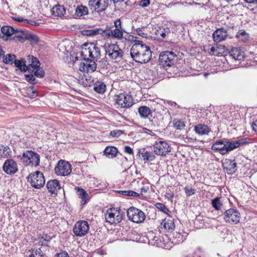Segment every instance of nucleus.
Returning <instances> with one entry per match:
<instances>
[{"mask_svg": "<svg viewBox=\"0 0 257 257\" xmlns=\"http://www.w3.org/2000/svg\"><path fill=\"white\" fill-rule=\"evenodd\" d=\"M135 43L130 50L132 59L139 63H148L152 58V52L150 47L143 44L142 41L135 40Z\"/></svg>", "mask_w": 257, "mask_h": 257, "instance_id": "nucleus-1", "label": "nucleus"}, {"mask_svg": "<svg viewBox=\"0 0 257 257\" xmlns=\"http://www.w3.org/2000/svg\"><path fill=\"white\" fill-rule=\"evenodd\" d=\"M250 141V139L248 138H242L232 142L225 139L217 141L213 144L211 149L218 151L221 155H225L240 146L249 143Z\"/></svg>", "mask_w": 257, "mask_h": 257, "instance_id": "nucleus-2", "label": "nucleus"}, {"mask_svg": "<svg viewBox=\"0 0 257 257\" xmlns=\"http://www.w3.org/2000/svg\"><path fill=\"white\" fill-rule=\"evenodd\" d=\"M125 216L124 210L117 208H110L105 213L106 221L110 224L120 223Z\"/></svg>", "mask_w": 257, "mask_h": 257, "instance_id": "nucleus-3", "label": "nucleus"}, {"mask_svg": "<svg viewBox=\"0 0 257 257\" xmlns=\"http://www.w3.org/2000/svg\"><path fill=\"white\" fill-rule=\"evenodd\" d=\"M81 54L95 61L100 58V48L94 43L85 44L82 48Z\"/></svg>", "mask_w": 257, "mask_h": 257, "instance_id": "nucleus-4", "label": "nucleus"}, {"mask_svg": "<svg viewBox=\"0 0 257 257\" xmlns=\"http://www.w3.org/2000/svg\"><path fill=\"white\" fill-rule=\"evenodd\" d=\"M20 160L26 166L31 165L37 167L39 165L40 162V155L32 151H25L22 156H19Z\"/></svg>", "mask_w": 257, "mask_h": 257, "instance_id": "nucleus-5", "label": "nucleus"}, {"mask_svg": "<svg viewBox=\"0 0 257 257\" xmlns=\"http://www.w3.org/2000/svg\"><path fill=\"white\" fill-rule=\"evenodd\" d=\"M28 182L36 189H40L44 186L45 179L43 174L39 171L30 173L27 177Z\"/></svg>", "mask_w": 257, "mask_h": 257, "instance_id": "nucleus-6", "label": "nucleus"}, {"mask_svg": "<svg viewBox=\"0 0 257 257\" xmlns=\"http://www.w3.org/2000/svg\"><path fill=\"white\" fill-rule=\"evenodd\" d=\"M154 153L159 156H165L171 151L170 145L162 140L156 141L153 144Z\"/></svg>", "mask_w": 257, "mask_h": 257, "instance_id": "nucleus-7", "label": "nucleus"}, {"mask_svg": "<svg viewBox=\"0 0 257 257\" xmlns=\"http://www.w3.org/2000/svg\"><path fill=\"white\" fill-rule=\"evenodd\" d=\"M126 213L129 220L135 223L143 222L146 219L145 213L141 210L134 207L128 209Z\"/></svg>", "mask_w": 257, "mask_h": 257, "instance_id": "nucleus-8", "label": "nucleus"}, {"mask_svg": "<svg viewBox=\"0 0 257 257\" xmlns=\"http://www.w3.org/2000/svg\"><path fill=\"white\" fill-rule=\"evenodd\" d=\"M177 60V55L172 51L162 52L159 56V62L163 66H171L173 65Z\"/></svg>", "mask_w": 257, "mask_h": 257, "instance_id": "nucleus-9", "label": "nucleus"}, {"mask_svg": "<svg viewBox=\"0 0 257 257\" xmlns=\"http://www.w3.org/2000/svg\"><path fill=\"white\" fill-rule=\"evenodd\" d=\"M133 98L129 95L121 93L116 96L115 105L116 107L129 108L133 104Z\"/></svg>", "mask_w": 257, "mask_h": 257, "instance_id": "nucleus-10", "label": "nucleus"}, {"mask_svg": "<svg viewBox=\"0 0 257 257\" xmlns=\"http://www.w3.org/2000/svg\"><path fill=\"white\" fill-rule=\"evenodd\" d=\"M109 1L90 0L88 2V6L92 11L100 13L104 11L108 7Z\"/></svg>", "mask_w": 257, "mask_h": 257, "instance_id": "nucleus-11", "label": "nucleus"}, {"mask_svg": "<svg viewBox=\"0 0 257 257\" xmlns=\"http://www.w3.org/2000/svg\"><path fill=\"white\" fill-rule=\"evenodd\" d=\"M89 229V226L86 221L79 220L75 224L73 230L76 236L82 237L88 233Z\"/></svg>", "mask_w": 257, "mask_h": 257, "instance_id": "nucleus-12", "label": "nucleus"}, {"mask_svg": "<svg viewBox=\"0 0 257 257\" xmlns=\"http://www.w3.org/2000/svg\"><path fill=\"white\" fill-rule=\"evenodd\" d=\"M106 54L112 59H122L123 52L117 44H110L106 49Z\"/></svg>", "mask_w": 257, "mask_h": 257, "instance_id": "nucleus-13", "label": "nucleus"}, {"mask_svg": "<svg viewBox=\"0 0 257 257\" xmlns=\"http://www.w3.org/2000/svg\"><path fill=\"white\" fill-rule=\"evenodd\" d=\"M225 221L230 224H237L240 219V213L234 209H229L225 211L224 213Z\"/></svg>", "mask_w": 257, "mask_h": 257, "instance_id": "nucleus-14", "label": "nucleus"}, {"mask_svg": "<svg viewBox=\"0 0 257 257\" xmlns=\"http://www.w3.org/2000/svg\"><path fill=\"white\" fill-rule=\"evenodd\" d=\"M55 172L57 175L65 176L69 175L71 171V166L64 160H60L55 168Z\"/></svg>", "mask_w": 257, "mask_h": 257, "instance_id": "nucleus-15", "label": "nucleus"}, {"mask_svg": "<svg viewBox=\"0 0 257 257\" xmlns=\"http://www.w3.org/2000/svg\"><path fill=\"white\" fill-rule=\"evenodd\" d=\"M96 66L95 61L83 56V61L80 64L79 70L83 72H94L96 70Z\"/></svg>", "mask_w": 257, "mask_h": 257, "instance_id": "nucleus-16", "label": "nucleus"}, {"mask_svg": "<svg viewBox=\"0 0 257 257\" xmlns=\"http://www.w3.org/2000/svg\"><path fill=\"white\" fill-rule=\"evenodd\" d=\"M3 169L6 173L9 175L14 174L18 170L17 163L12 159L7 160L4 163Z\"/></svg>", "mask_w": 257, "mask_h": 257, "instance_id": "nucleus-17", "label": "nucleus"}, {"mask_svg": "<svg viewBox=\"0 0 257 257\" xmlns=\"http://www.w3.org/2000/svg\"><path fill=\"white\" fill-rule=\"evenodd\" d=\"M27 57L28 62V64H26L27 69H25V72L28 71L30 73H33L40 66V63L38 59L33 56L29 55Z\"/></svg>", "mask_w": 257, "mask_h": 257, "instance_id": "nucleus-18", "label": "nucleus"}, {"mask_svg": "<svg viewBox=\"0 0 257 257\" xmlns=\"http://www.w3.org/2000/svg\"><path fill=\"white\" fill-rule=\"evenodd\" d=\"M125 30H120L117 29H114L109 32L104 30V38H112L118 40H121L123 38V35Z\"/></svg>", "mask_w": 257, "mask_h": 257, "instance_id": "nucleus-19", "label": "nucleus"}, {"mask_svg": "<svg viewBox=\"0 0 257 257\" xmlns=\"http://www.w3.org/2000/svg\"><path fill=\"white\" fill-rule=\"evenodd\" d=\"M223 169L226 170V172L228 174L232 175L234 174L237 170V164L234 160L230 159H226L223 163Z\"/></svg>", "mask_w": 257, "mask_h": 257, "instance_id": "nucleus-20", "label": "nucleus"}, {"mask_svg": "<svg viewBox=\"0 0 257 257\" xmlns=\"http://www.w3.org/2000/svg\"><path fill=\"white\" fill-rule=\"evenodd\" d=\"M47 188L51 193L55 194L61 188L60 182L57 179L51 180L46 184Z\"/></svg>", "mask_w": 257, "mask_h": 257, "instance_id": "nucleus-21", "label": "nucleus"}, {"mask_svg": "<svg viewBox=\"0 0 257 257\" xmlns=\"http://www.w3.org/2000/svg\"><path fill=\"white\" fill-rule=\"evenodd\" d=\"M229 56L235 61H240L244 57V52L239 47L231 48L229 52Z\"/></svg>", "mask_w": 257, "mask_h": 257, "instance_id": "nucleus-22", "label": "nucleus"}, {"mask_svg": "<svg viewBox=\"0 0 257 257\" xmlns=\"http://www.w3.org/2000/svg\"><path fill=\"white\" fill-rule=\"evenodd\" d=\"M227 36V31L224 28L218 29L213 34V40L216 42H220L224 40Z\"/></svg>", "mask_w": 257, "mask_h": 257, "instance_id": "nucleus-23", "label": "nucleus"}, {"mask_svg": "<svg viewBox=\"0 0 257 257\" xmlns=\"http://www.w3.org/2000/svg\"><path fill=\"white\" fill-rule=\"evenodd\" d=\"M137 155H141L143 160L145 162H151L156 158L153 153L148 151L144 148L139 150Z\"/></svg>", "mask_w": 257, "mask_h": 257, "instance_id": "nucleus-24", "label": "nucleus"}, {"mask_svg": "<svg viewBox=\"0 0 257 257\" xmlns=\"http://www.w3.org/2000/svg\"><path fill=\"white\" fill-rule=\"evenodd\" d=\"M161 225L165 230L170 232H172L175 228L174 220L170 217L165 218L161 222Z\"/></svg>", "mask_w": 257, "mask_h": 257, "instance_id": "nucleus-25", "label": "nucleus"}, {"mask_svg": "<svg viewBox=\"0 0 257 257\" xmlns=\"http://www.w3.org/2000/svg\"><path fill=\"white\" fill-rule=\"evenodd\" d=\"M195 133L199 135H206L210 132V128L206 124L198 123L194 127Z\"/></svg>", "mask_w": 257, "mask_h": 257, "instance_id": "nucleus-26", "label": "nucleus"}, {"mask_svg": "<svg viewBox=\"0 0 257 257\" xmlns=\"http://www.w3.org/2000/svg\"><path fill=\"white\" fill-rule=\"evenodd\" d=\"M104 30L101 28H96L92 29L84 30L82 31V34L83 36L93 37L97 35L100 34L104 37Z\"/></svg>", "mask_w": 257, "mask_h": 257, "instance_id": "nucleus-27", "label": "nucleus"}, {"mask_svg": "<svg viewBox=\"0 0 257 257\" xmlns=\"http://www.w3.org/2000/svg\"><path fill=\"white\" fill-rule=\"evenodd\" d=\"M138 112L142 118L146 119L152 116V111L148 106H141L138 108Z\"/></svg>", "mask_w": 257, "mask_h": 257, "instance_id": "nucleus-28", "label": "nucleus"}, {"mask_svg": "<svg viewBox=\"0 0 257 257\" xmlns=\"http://www.w3.org/2000/svg\"><path fill=\"white\" fill-rule=\"evenodd\" d=\"M103 155L109 159L115 158L117 153L118 150L116 148L113 146H107L104 150Z\"/></svg>", "mask_w": 257, "mask_h": 257, "instance_id": "nucleus-29", "label": "nucleus"}, {"mask_svg": "<svg viewBox=\"0 0 257 257\" xmlns=\"http://www.w3.org/2000/svg\"><path fill=\"white\" fill-rule=\"evenodd\" d=\"M106 85L103 82L96 80L94 83L93 90L96 93L102 94L106 91Z\"/></svg>", "mask_w": 257, "mask_h": 257, "instance_id": "nucleus-30", "label": "nucleus"}, {"mask_svg": "<svg viewBox=\"0 0 257 257\" xmlns=\"http://www.w3.org/2000/svg\"><path fill=\"white\" fill-rule=\"evenodd\" d=\"M51 11L53 15L58 17H62L65 14V9L62 6L57 5L54 7Z\"/></svg>", "mask_w": 257, "mask_h": 257, "instance_id": "nucleus-31", "label": "nucleus"}, {"mask_svg": "<svg viewBox=\"0 0 257 257\" xmlns=\"http://www.w3.org/2000/svg\"><path fill=\"white\" fill-rule=\"evenodd\" d=\"M12 151L8 146H0V158H7L11 156Z\"/></svg>", "mask_w": 257, "mask_h": 257, "instance_id": "nucleus-32", "label": "nucleus"}, {"mask_svg": "<svg viewBox=\"0 0 257 257\" xmlns=\"http://www.w3.org/2000/svg\"><path fill=\"white\" fill-rule=\"evenodd\" d=\"M27 257H43L44 253L40 248L28 250L26 253Z\"/></svg>", "mask_w": 257, "mask_h": 257, "instance_id": "nucleus-33", "label": "nucleus"}, {"mask_svg": "<svg viewBox=\"0 0 257 257\" xmlns=\"http://www.w3.org/2000/svg\"><path fill=\"white\" fill-rule=\"evenodd\" d=\"M75 15L77 17H80L82 16L88 14V8L83 6H79L75 8Z\"/></svg>", "mask_w": 257, "mask_h": 257, "instance_id": "nucleus-34", "label": "nucleus"}, {"mask_svg": "<svg viewBox=\"0 0 257 257\" xmlns=\"http://www.w3.org/2000/svg\"><path fill=\"white\" fill-rule=\"evenodd\" d=\"M2 33L7 36H11L14 34L18 32V30H15L12 27L4 26L1 28Z\"/></svg>", "mask_w": 257, "mask_h": 257, "instance_id": "nucleus-35", "label": "nucleus"}, {"mask_svg": "<svg viewBox=\"0 0 257 257\" xmlns=\"http://www.w3.org/2000/svg\"><path fill=\"white\" fill-rule=\"evenodd\" d=\"M51 239V237L45 233L40 234L38 237L39 243L41 245H48Z\"/></svg>", "mask_w": 257, "mask_h": 257, "instance_id": "nucleus-36", "label": "nucleus"}, {"mask_svg": "<svg viewBox=\"0 0 257 257\" xmlns=\"http://www.w3.org/2000/svg\"><path fill=\"white\" fill-rule=\"evenodd\" d=\"M157 34L160 35L162 38L168 37L171 34L170 29L168 27L160 28L157 31Z\"/></svg>", "mask_w": 257, "mask_h": 257, "instance_id": "nucleus-37", "label": "nucleus"}, {"mask_svg": "<svg viewBox=\"0 0 257 257\" xmlns=\"http://www.w3.org/2000/svg\"><path fill=\"white\" fill-rule=\"evenodd\" d=\"M26 62V61L24 60L23 59L21 60L15 59L14 61L15 66L24 72H25V69H27Z\"/></svg>", "mask_w": 257, "mask_h": 257, "instance_id": "nucleus-38", "label": "nucleus"}, {"mask_svg": "<svg viewBox=\"0 0 257 257\" xmlns=\"http://www.w3.org/2000/svg\"><path fill=\"white\" fill-rule=\"evenodd\" d=\"M81 81L84 87H90L93 82V80L91 76L84 75L82 77Z\"/></svg>", "mask_w": 257, "mask_h": 257, "instance_id": "nucleus-39", "label": "nucleus"}, {"mask_svg": "<svg viewBox=\"0 0 257 257\" xmlns=\"http://www.w3.org/2000/svg\"><path fill=\"white\" fill-rule=\"evenodd\" d=\"M211 205L216 210H219L222 205L220 198L216 197L211 200Z\"/></svg>", "mask_w": 257, "mask_h": 257, "instance_id": "nucleus-40", "label": "nucleus"}, {"mask_svg": "<svg viewBox=\"0 0 257 257\" xmlns=\"http://www.w3.org/2000/svg\"><path fill=\"white\" fill-rule=\"evenodd\" d=\"M117 193L128 196L139 197L140 194L133 190H118Z\"/></svg>", "mask_w": 257, "mask_h": 257, "instance_id": "nucleus-41", "label": "nucleus"}, {"mask_svg": "<svg viewBox=\"0 0 257 257\" xmlns=\"http://www.w3.org/2000/svg\"><path fill=\"white\" fill-rule=\"evenodd\" d=\"M16 56L15 55L8 54L4 57L3 62L6 64H12L14 60H15Z\"/></svg>", "mask_w": 257, "mask_h": 257, "instance_id": "nucleus-42", "label": "nucleus"}, {"mask_svg": "<svg viewBox=\"0 0 257 257\" xmlns=\"http://www.w3.org/2000/svg\"><path fill=\"white\" fill-rule=\"evenodd\" d=\"M34 75L39 78H43L45 75V71L40 66L34 71Z\"/></svg>", "mask_w": 257, "mask_h": 257, "instance_id": "nucleus-43", "label": "nucleus"}, {"mask_svg": "<svg viewBox=\"0 0 257 257\" xmlns=\"http://www.w3.org/2000/svg\"><path fill=\"white\" fill-rule=\"evenodd\" d=\"M27 94L31 98H35L37 96V92L34 90L33 87H30L27 88Z\"/></svg>", "mask_w": 257, "mask_h": 257, "instance_id": "nucleus-44", "label": "nucleus"}, {"mask_svg": "<svg viewBox=\"0 0 257 257\" xmlns=\"http://www.w3.org/2000/svg\"><path fill=\"white\" fill-rule=\"evenodd\" d=\"M78 194L79 197L81 198L83 201L86 200L87 197L88 196V195L86 192L82 188L78 189Z\"/></svg>", "mask_w": 257, "mask_h": 257, "instance_id": "nucleus-45", "label": "nucleus"}, {"mask_svg": "<svg viewBox=\"0 0 257 257\" xmlns=\"http://www.w3.org/2000/svg\"><path fill=\"white\" fill-rule=\"evenodd\" d=\"M25 79L29 83L31 84H36L37 83L35 75L31 74H25Z\"/></svg>", "mask_w": 257, "mask_h": 257, "instance_id": "nucleus-46", "label": "nucleus"}, {"mask_svg": "<svg viewBox=\"0 0 257 257\" xmlns=\"http://www.w3.org/2000/svg\"><path fill=\"white\" fill-rule=\"evenodd\" d=\"M156 206L159 210L167 214L170 212L169 209L162 203H158L156 204Z\"/></svg>", "mask_w": 257, "mask_h": 257, "instance_id": "nucleus-47", "label": "nucleus"}, {"mask_svg": "<svg viewBox=\"0 0 257 257\" xmlns=\"http://www.w3.org/2000/svg\"><path fill=\"white\" fill-rule=\"evenodd\" d=\"M183 241V236L180 233L177 232L175 236H174V239L172 240V242H173L175 244H179L180 242H182Z\"/></svg>", "mask_w": 257, "mask_h": 257, "instance_id": "nucleus-48", "label": "nucleus"}, {"mask_svg": "<svg viewBox=\"0 0 257 257\" xmlns=\"http://www.w3.org/2000/svg\"><path fill=\"white\" fill-rule=\"evenodd\" d=\"M174 127L179 130H181L185 126V124L183 121L180 120H175L174 121Z\"/></svg>", "mask_w": 257, "mask_h": 257, "instance_id": "nucleus-49", "label": "nucleus"}, {"mask_svg": "<svg viewBox=\"0 0 257 257\" xmlns=\"http://www.w3.org/2000/svg\"><path fill=\"white\" fill-rule=\"evenodd\" d=\"M185 194L187 196H190L192 195H194L196 193V190L191 187L186 186L184 188Z\"/></svg>", "mask_w": 257, "mask_h": 257, "instance_id": "nucleus-50", "label": "nucleus"}, {"mask_svg": "<svg viewBox=\"0 0 257 257\" xmlns=\"http://www.w3.org/2000/svg\"><path fill=\"white\" fill-rule=\"evenodd\" d=\"M123 133V131L118 130H113L109 133L110 136L113 138H117Z\"/></svg>", "mask_w": 257, "mask_h": 257, "instance_id": "nucleus-51", "label": "nucleus"}, {"mask_svg": "<svg viewBox=\"0 0 257 257\" xmlns=\"http://www.w3.org/2000/svg\"><path fill=\"white\" fill-rule=\"evenodd\" d=\"M114 29H120L121 30H124L122 26L121 22L119 19H116L114 21Z\"/></svg>", "mask_w": 257, "mask_h": 257, "instance_id": "nucleus-52", "label": "nucleus"}, {"mask_svg": "<svg viewBox=\"0 0 257 257\" xmlns=\"http://www.w3.org/2000/svg\"><path fill=\"white\" fill-rule=\"evenodd\" d=\"M150 4V0H141L139 2V6L143 7L145 8L147 6H148Z\"/></svg>", "mask_w": 257, "mask_h": 257, "instance_id": "nucleus-53", "label": "nucleus"}, {"mask_svg": "<svg viewBox=\"0 0 257 257\" xmlns=\"http://www.w3.org/2000/svg\"><path fill=\"white\" fill-rule=\"evenodd\" d=\"M136 32L138 35L141 36L143 38H147V34L144 33L142 29L140 28H139L136 29Z\"/></svg>", "mask_w": 257, "mask_h": 257, "instance_id": "nucleus-54", "label": "nucleus"}, {"mask_svg": "<svg viewBox=\"0 0 257 257\" xmlns=\"http://www.w3.org/2000/svg\"><path fill=\"white\" fill-rule=\"evenodd\" d=\"M55 257H69L68 254L66 251L60 252L57 253Z\"/></svg>", "mask_w": 257, "mask_h": 257, "instance_id": "nucleus-55", "label": "nucleus"}, {"mask_svg": "<svg viewBox=\"0 0 257 257\" xmlns=\"http://www.w3.org/2000/svg\"><path fill=\"white\" fill-rule=\"evenodd\" d=\"M124 152L126 153H127V154H130V155H133V150L129 146H125L124 147Z\"/></svg>", "mask_w": 257, "mask_h": 257, "instance_id": "nucleus-56", "label": "nucleus"}, {"mask_svg": "<svg viewBox=\"0 0 257 257\" xmlns=\"http://www.w3.org/2000/svg\"><path fill=\"white\" fill-rule=\"evenodd\" d=\"M217 50V48L212 46L210 49L209 53L211 55H216Z\"/></svg>", "mask_w": 257, "mask_h": 257, "instance_id": "nucleus-57", "label": "nucleus"}, {"mask_svg": "<svg viewBox=\"0 0 257 257\" xmlns=\"http://www.w3.org/2000/svg\"><path fill=\"white\" fill-rule=\"evenodd\" d=\"M25 21L27 23L31 24V25L33 26H38L39 25V23L34 21V20H28L27 19L25 20Z\"/></svg>", "mask_w": 257, "mask_h": 257, "instance_id": "nucleus-58", "label": "nucleus"}, {"mask_svg": "<svg viewBox=\"0 0 257 257\" xmlns=\"http://www.w3.org/2000/svg\"><path fill=\"white\" fill-rule=\"evenodd\" d=\"M236 36L238 38H239L240 36H244V38H246V33L245 31L241 30L237 33Z\"/></svg>", "mask_w": 257, "mask_h": 257, "instance_id": "nucleus-59", "label": "nucleus"}, {"mask_svg": "<svg viewBox=\"0 0 257 257\" xmlns=\"http://www.w3.org/2000/svg\"><path fill=\"white\" fill-rule=\"evenodd\" d=\"M149 189L148 185L143 186L141 188L142 193H146Z\"/></svg>", "mask_w": 257, "mask_h": 257, "instance_id": "nucleus-60", "label": "nucleus"}, {"mask_svg": "<svg viewBox=\"0 0 257 257\" xmlns=\"http://www.w3.org/2000/svg\"><path fill=\"white\" fill-rule=\"evenodd\" d=\"M95 252L98 254H100V255H103V254H106V252L105 250H103L101 248H99L98 249H97Z\"/></svg>", "mask_w": 257, "mask_h": 257, "instance_id": "nucleus-61", "label": "nucleus"}, {"mask_svg": "<svg viewBox=\"0 0 257 257\" xmlns=\"http://www.w3.org/2000/svg\"><path fill=\"white\" fill-rule=\"evenodd\" d=\"M30 38H31V40L33 41L35 43L38 42L39 41L38 38L36 36L33 35V36H31L30 37Z\"/></svg>", "mask_w": 257, "mask_h": 257, "instance_id": "nucleus-62", "label": "nucleus"}, {"mask_svg": "<svg viewBox=\"0 0 257 257\" xmlns=\"http://www.w3.org/2000/svg\"><path fill=\"white\" fill-rule=\"evenodd\" d=\"M252 128L253 130L255 131V132H257V120H255L253 122V124L252 125Z\"/></svg>", "mask_w": 257, "mask_h": 257, "instance_id": "nucleus-63", "label": "nucleus"}, {"mask_svg": "<svg viewBox=\"0 0 257 257\" xmlns=\"http://www.w3.org/2000/svg\"><path fill=\"white\" fill-rule=\"evenodd\" d=\"M13 19L15 20V21H17L18 22H23V21H25V20H24L21 17H13Z\"/></svg>", "mask_w": 257, "mask_h": 257, "instance_id": "nucleus-64", "label": "nucleus"}]
</instances>
